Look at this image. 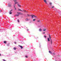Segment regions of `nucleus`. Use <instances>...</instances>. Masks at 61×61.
Here are the masks:
<instances>
[{
    "label": "nucleus",
    "instance_id": "2f4dec72",
    "mask_svg": "<svg viewBox=\"0 0 61 61\" xmlns=\"http://www.w3.org/2000/svg\"><path fill=\"white\" fill-rule=\"evenodd\" d=\"M3 61H5V59H3Z\"/></svg>",
    "mask_w": 61,
    "mask_h": 61
},
{
    "label": "nucleus",
    "instance_id": "c85d7f7f",
    "mask_svg": "<svg viewBox=\"0 0 61 61\" xmlns=\"http://www.w3.org/2000/svg\"><path fill=\"white\" fill-rule=\"evenodd\" d=\"M40 21V20H38L37 21V22H39Z\"/></svg>",
    "mask_w": 61,
    "mask_h": 61
},
{
    "label": "nucleus",
    "instance_id": "6ab92c4d",
    "mask_svg": "<svg viewBox=\"0 0 61 61\" xmlns=\"http://www.w3.org/2000/svg\"><path fill=\"white\" fill-rule=\"evenodd\" d=\"M18 2H15V4H18Z\"/></svg>",
    "mask_w": 61,
    "mask_h": 61
},
{
    "label": "nucleus",
    "instance_id": "412c9836",
    "mask_svg": "<svg viewBox=\"0 0 61 61\" xmlns=\"http://www.w3.org/2000/svg\"><path fill=\"white\" fill-rule=\"evenodd\" d=\"M52 55H55V53H52Z\"/></svg>",
    "mask_w": 61,
    "mask_h": 61
},
{
    "label": "nucleus",
    "instance_id": "ddd939ff",
    "mask_svg": "<svg viewBox=\"0 0 61 61\" xmlns=\"http://www.w3.org/2000/svg\"><path fill=\"white\" fill-rule=\"evenodd\" d=\"M48 42H49L50 41V40L49 39V38H48Z\"/></svg>",
    "mask_w": 61,
    "mask_h": 61
},
{
    "label": "nucleus",
    "instance_id": "423d86ee",
    "mask_svg": "<svg viewBox=\"0 0 61 61\" xmlns=\"http://www.w3.org/2000/svg\"><path fill=\"white\" fill-rule=\"evenodd\" d=\"M17 14H20V15H22L23 13H21L20 12H17Z\"/></svg>",
    "mask_w": 61,
    "mask_h": 61
},
{
    "label": "nucleus",
    "instance_id": "cd10ccee",
    "mask_svg": "<svg viewBox=\"0 0 61 61\" xmlns=\"http://www.w3.org/2000/svg\"><path fill=\"white\" fill-rule=\"evenodd\" d=\"M18 22H19V19L18 20Z\"/></svg>",
    "mask_w": 61,
    "mask_h": 61
},
{
    "label": "nucleus",
    "instance_id": "a878e982",
    "mask_svg": "<svg viewBox=\"0 0 61 61\" xmlns=\"http://www.w3.org/2000/svg\"><path fill=\"white\" fill-rule=\"evenodd\" d=\"M25 57H26V58H27V57H28V56H25Z\"/></svg>",
    "mask_w": 61,
    "mask_h": 61
},
{
    "label": "nucleus",
    "instance_id": "39448f33",
    "mask_svg": "<svg viewBox=\"0 0 61 61\" xmlns=\"http://www.w3.org/2000/svg\"><path fill=\"white\" fill-rule=\"evenodd\" d=\"M44 1V2L46 4H47V2L46 1V0H43Z\"/></svg>",
    "mask_w": 61,
    "mask_h": 61
},
{
    "label": "nucleus",
    "instance_id": "c756f323",
    "mask_svg": "<svg viewBox=\"0 0 61 61\" xmlns=\"http://www.w3.org/2000/svg\"><path fill=\"white\" fill-rule=\"evenodd\" d=\"M14 43L15 44H16V42H15Z\"/></svg>",
    "mask_w": 61,
    "mask_h": 61
},
{
    "label": "nucleus",
    "instance_id": "f3484780",
    "mask_svg": "<svg viewBox=\"0 0 61 61\" xmlns=\"http://www.w3.org/2000/svg\"><path fill=\"white\" fill-rule=\"evenodd\" d=\"M18 6H19V7H21V5H20L18 4Z\"/></svg>",
    "mask_w": 61,
    "mask_h": 61
},
{
    "label": "nucleus",
    "instance_id": "f03ea898",
    "mask_svg": "<svg viewBox=\"0 0 61 61\" xmlns=\"http://www.w3.org/2000/svg\"><path fill=\"white\" fill-rule=\"evenodd\" d=\"M18 10L19 11H22V12H23V11H25V12L26 11V10H22L20 9H18Z\"/></svg>",
    "mask_w": 61,
    "mask_h": 61
},
{
    "label": "nucleus",
    "instance_id": "f704fd0d",
    "mask_svg": "<svg viewBox=\"0 0 61 61\" xmlns=\"http://www.w3.org/2000/svg\"><path fill=\"white\" fill-rule=\"evenodd\" d=\"M1 56V54L0 53V56Z\"/></svg>",
    "mask_w": 61,
    "mask_h": 61
},
{
    "label": "nucleus",
    "instance_id": "f257e3e1",
    "mask_svg": "<svg viewBox=\"0 0 61 61\" xmlns=\"http://www.w3.org/2000/svg\"><path fill=\"white\" fill-rule=\"evenodd\" d=\"M30 16H31V18H32V19H33V18L34 17H34H36V16H35V15H31Z\"/></svg>",
    "mask_w": 61,
    "mask_h": 61
},
{
    "label": "nucleus",
    "instance_id": "72a5a7b5",
    "mask_svg": "<svg viewBox=\"0 0 61 61\" xmlns=\"http://www.w3.org/2000/svg\"><path fill=\"white\" fill-rule=\"evenodd\" d=\"M43 34H45V32H44L43 33Z\"/></svg>",
    "mask_w": 61,
    "mask_h": 61
},
{
    "label": "nucleus",
    "instance_id": "473e14b6",
    "mask_svg": "<svg viewBox=\"0 0 61 61\" xmlns=\"http://www.w3.org/2000/svg\"><path fill=\"white\" fill-rule=\"evenodd\" d=\"M12 11V10H11L10 11V12H11V11Z\"/></svg>",
    "mask_w": 61,
    "mask_h": 61
},
{
    "label": "nucleus",
    "instance_id": "dca6fc26",
    "mask_svg": "<svg viewBox=\"0 0 61 61\" xmlns=\"http://www.w3.org/2000/svg\"><path fill=\"white\" fill-rule=\"evenodd\" d=\"M46 30V29H43V31H45Z\"/></svg>",
    "mask_w": 61,
    "mask_h": 61
},
{
    "label": "nucleus",
    "instance_id": "1a4fd4ad",
    "mask_svg": "<svg viewBox=\"0 0 61 61\" xmlns=\"http://www.w3.org/2000/svg\"><path fill=\"white\" fill-rule=\"evenodd\" d=\"M39 30L40 31V32H41L42 31V29H40Z\"/></svg>",
    "mask_w": 61,
    "mask_h": 61
},
{
    "label": "nucleus",
    "instance_id": "bb28decb",
    "mask_svg": "<svg viewBox=\"0 0 61 61\" xmlns=\"http://www.w3.org/2000/svg\"><path fill=\"white\" fill-rule=\"evenodd\" d=\"M44 36V37H45V38H46V36Z\"/></svg>",
    "mask_w": 61,
    "mask_h": 61
},
{
    "label": "nucleus",
    "instance_id": "b1692460",
    "mask_svg": "<svg viewBox=\"0 0 61 61\" xmlns=\"http://www.w3.org/2000/svg\"><path fill=\"white\" fill-rule=\"evenodd\" d=\"M27 16H30V15L28 14H27Z\"/></svg>",
    "mask_w": 61,
    "mask_h": 61
},
{
    "label": "nucleus",
    "instance_id": "6e6552de",
    "mask_svg": "<svg viewBox=\"0 0 61 61\" xmlns=\"http://www.w3.org/2000/svg\"><path fill=\"white\" fill-rule=\"evenodd\" d=\"M29 20L28 18H26L25 19V21H29Z\"/></svg>",
    "mask_w": 61,
    "mask_h": 61
},
{
    "label": "nucleus",
    "instance_id": "a211bd4d",
    "mask_svg": "<svg viewBox=\"0 0 61 61\" xmlns=\"http://www.w3.org/2000/svg\"><path fill=\"white\" fill-rule=\"evenodd\" d=\"M16 49V48L15 47H14L13 48V49H14V50H15Z\"/></svg>",
    "mask_w": 61,
    "mask_h": 61
},
{
    "label": "nucleus",
    "instance_id": "9b49d317",
    "mask_svg": "<svg viewBox=\"0 0 61 61\" xmlns=\"http://www.w3.org/2000/svg\"><path fill=\"white\" fill-rule=\"evenodd\" d=\"M49 5H50L51 6L52 5V3L51 2H50L49 3Z\"/></svg>",
    "mask_w": 61,
    "mask_h": 61
},
{
    "label": "nucleus",
    "instance_id": "c9c22d12",
    "mask_svg": "<svg viewBox=\"0 0 61 61\" xmlns=\"http://www.w3.org/2000/svg\"><path fill=\"white\" fill-rule=\"evenodd\" d=\"M29 30L28 29L27 30V31H28Z\"/></svg>",
    "mask_w": 61,
    "mask_h": 61
},
{
    "label": "nucleus",
    "instance_id": "4468645a",
    "mask_svg": "<svg viewBox=\"0 0 61 61\" xmlns=\"http://www.w3.org/2000/svg\"><path fill=\"white\" fill-rule=\"evenodd\" d=\"M36 19H34L33 20V21H36Z\"/></svg>",
    "mask_w": 61,
    "mask_h": 61
},
{
    "label": "nucleus",
    "instance_id": "20e7f679",
    "mask_svg": "<svg viewBox=\"0 0 61 61\" xmlns=\"http://www.w3.org/2000/svg\"><path fill=\"white\" fill-rule=\"evenodd\" d=\"M49 37L50 38V40H52L51 39V35H50V34H49Z\"/></svg>",
    "mask_w": 61,
    "mask_h": 61
},
{
    "label": "nucleus",
    "instance_id": "5701e85b",
    "mask_svg": "<svg viewBox=\"0 0 61 61\" xmlns=\"http://www.w3.org/2000/svg\"><path fill=\"white\" fill-rule=\"evenodd\" d=\"M12 14V12H10V14Z\"/></svg>",
    "mask_w": 61,
    "mask_h": 61
},
{
    "label": "nucleus",
    "instance_id": "2eb2a0df",
    "mask_svg": "<svg viewBox=\"0 0 61 61\" xmlns=\"http://www.w3.org/2000/svg\"><path fill=\"white\" fill-rule=\"evenodd\" d=\"M4 44H6V41H4Z\"/></svg>",
    "mask_w": 61,
    "mask_h": 61
},
{
    "label": "nucleus",
    "instance_id": "7ed1b4c3",
    "mask_svg": "<svg viewBox=\"0 0 61 61\" xmlns=\"http://www.w3.org/2000/svg\"><path fill=\"white\" fill-rule=\"evenodd\" d=\"M14 7L15 8V10H16V8L15 7V4H14Z\"/></svg>",
    "mask_w": 61,
    "mask_h": 61
},
{
    "label": "nucleus",
    "instance_id": "4be33fe9",
    "mask_svg": "<svg viewBox=\"0 0 61 61\" xmlns=\"http://www.w3.org/2000/svg\"><path fill=\"white\" fill-rule=\"evenodd\" d=\"M14 1L15 2H17V1H16V0H14Z\"/></svg>",
    "mask_w": 61,
    "mask_h": 61
},
{
    "label": "nucleus",
    "instance_id": "4c0bfd02",
    "mask_svg": "<svg viewBox=\"0 0 61 61\" xmlns=\"http://www.w3.org/2000/svg\"><path fill=\"white\" fill-rule=\"evenodd\" d=\"M8 45H8V44L7 45V46H8Z\"/></svg>",
    "mask_w": 61,
    "mask_h": 61
},
{
    "label": "nucleus",
    "instance_id": "7c9ffc66",
    "mask_svg": "<svg viewBox=\"0 0 61 61\" xmlns=\"http://www.w3.org/2000/svg\"><path fill=\"white\" fill-rule=\"evenodd\" d=\"M54 6H53L51 7V8H54Z\"/></svg>",
    "mask_w": 61,
    "mask_h": 61
},
{
    "label": "nucleus",
    "instance_id": "f8f14e48",
    "mask_svg": "<svg viewBox=\"0 0 61 61\" xmlns=\"http://www.w3.org/2000/svg\"><path fill=\"white\" fill-rule=\"evenodd\" d=\"M51 40V45H52V40Z\"/></svg>",
    "mask_w": 61,
    "mask_h": 61
},
{
    "label": "nucleus",
    "instance_id": "aec40b11",
    "mask_svg": "<svg viewBox=\"0 0 61 61\" xmlns=\"http://www.w3.org/2000/svg\"><path fill=\"white\" fill-rule=\"evenodd\" d=\"M15 16H19V15H16Z\"/></svg>",
    "mask_w": 61,
    "mask_h": 61
},
{
    "label": "nucleus",
    "instance_id": "e433bc0d",
    "mask_svg": "<svg viewBox=\"0 0 61 61\" xmlns=\"http://www.w3.org/2000/svg\"><path fill=\"white\" fill-rule=\"evenodd\" d=\"M0 12H1V10H0Z\"/></svg>",
    "mask_w": 61,
    "mask_h": 61
},
{
    "label": "nucleus",
    "instance_id": "0eeeda50",
    "mask_svg": "<svg viewBox=\"0 0 61 61\" xmlns=\"http://www.w3.org/2000/svg\"><path fill=\"white\" fill-rule=\"evenodd\" d=\"M49 53H50L51 54H52V52H51V51H49Z\"/></svg>",
    "mask_w": 61,
    "mask_h": 61
},
{
    "label": "nucleus",
    "instance_id": "393cba45",
    "mask_svg": "<svg viewBox=\"0 0 61 61\" xmlns=\"http://www.w3.org/2000/svg\"><path fill=\"white\" fill-rule=\"evenodd\" d=\"M12 6V5H9V6L10 7V6Z\"/></svg>",
    "mask_w": 61,
    "mask_h": 61
},
{
    "label": "nucleus",
    "instance_id": "9d476101",
    "mask_svg": "<svg viewBox=\"0 0 61 61\" xmlns=\"http://www.w3.org/2000/svg\"><path fill=\"white\" fill-rule=\"evenodd\" d=\"M20 46V48H21V49H23V46Z\"/></svg>",
    "mask_w": 61,
    "mask_h": 61
}]
</instances>
